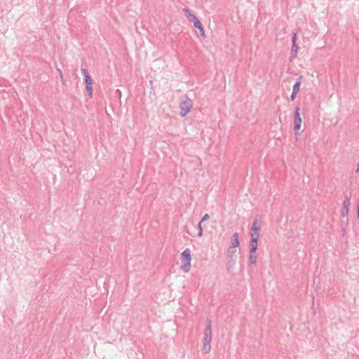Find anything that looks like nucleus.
<instances>
[{
	"instance_id": "obj_3",
	"label": "nucleus",
	"mask_w": 359,
	"mask_h": 359,
	"mask_svg": "<svg viewBox=\"0 0 359 359\" xmlns=\"http://www.w3.org/2000/svg\"><path fill=\"white\" fill-rule=\"evenodd\" d=\"M192 106L193 101L186 95L185 100L182 101L180 105L181 116L184 117L190 111Z\"/></svg>"
},
{
	"instance_id": "obj_7",
	"label": "nucleus",
	"mask_w": 359,
	"mask_h": 359,
	"mask_svg": "<svg viewBox=\"0 0 359 359\" xmlns=\"http://www.w3.org/2000/svg\"><path fill=\"white\" fill-rule=\"evenodd\" d=\"M259 237L255 233H251V240L250 241V252L255 253L257 250V242Z\"/></svg>"
},
{
	"instance_id": "obj_21",
	"label": "nucleus",
	"mask_w": 359,
	"mask_h": 359,
	"mask_svg": "<svg viewBox=\"0 0 359 359\" xmlns=\"http://www.w3.org/2000/svg\"><path fill=\"white\" fill-rule=\"evenodd\" d=\"M81 72H82V73L83 74V76L86 75V73H88L86 68H82L81 69Z\"/></svg>"
},
{
	"instance_id": "obj_10",
	"label": "nucleus",
	"mask_w": 359,
	"mask_h": 359,
	"mask_svg": "<svg viewBox=\"0 0 359 359\" xmlns=\"http://www.w3.org/2000/svg\"><path fill=\"white\" fill-rule=\"evenodd\" d=\"M240 245L239 238H238V233L237 232H235L231 238V244L229 249L231 250H236L235 248L238 247Z\"/></svg>"
},
{
	"instance_id": "obj_2",
	"label": "nucleus",
	"mask_w": 359,
	"mask_h": 359,
	"mask_svg": "<svg viewBox=\"0 0 359 359\" xmlns=\"http://www.w3.org/2000/svg\"><path fill=\"white\" fill-rule=\"evenodd\" d=\"M191 252L189 248H186L182 253V265L181 269L184 271V272L187 273L190 270L191 266Z\"/></svg>"
},
{
	"instance_id": "obj_6",
	"label": "nucleus",
	"mask_w": 359,
	"mask_h": 359,
	"mask_svg": "<svg viewBox=\"0 0 359 359\" xmlns=\"http://www.w3.org/2000/svg\"><path fill=\"white\" fill-rule=\"evenodd\" d=\"M292 50H291V53H290V60H292V59L296 57L297 53V51L299 49V47L297 43V34L296 33L292 34Z\"/></svg>"
},
{
	"instance_id": "obj_22",
	"label": "nucleus",
	"mask_w": 359,
	"mask_h": 359,
	"mask_svg": "<svg viewBox=\"0 0 359 359\" xmlns=\"http://www.w3.org/2000/svg\"><path fill=\"white\" fill-rule=\"evenodd\" d=\"M183 11H184V12L186 13V15H187V14H188L189 13H191L190 10H189L188 8H187V7H186V8H184L183 9Z\"/></svg>"
},
{
	"instance_id": "obj_19",
	"label": "nucleus",
	"mask_w": 359,
	"mask_h": 359,
	"mask_svg": "<svg viewBox=\"0 0 359 359\" xmlns=\"http://www.w3.org/2000/svg\"><path fill=\"white\" fill-rule=\"evenodd\" d=\"M297 93H297V92H292V94H291V95H290V100H291L292 101H293V100H295V98H296V97H297Z\"/></svg>"
},
{
	"instance_id": "obj_18",
	"label": "nucleus",
	"mask_w": 359,
	"mask_h": 359,
	"mask_svg": "<svg viewBox=\"0 0 359 359\" xmlns=\"http://www.w3.org/2000/svg\"><path fill=\"white\" fill-rule=\"evenodd\" d=\"M210 218V216L208 213L205 214L203 217L201 218V219L199 221V222L202 223L204 221H206L208 220V219Z\"/></svg>"
},
{
	"instance_id": "obj_1",
	"label": "nucleus",
	"mask_w": 359,
	"mask_h": 359,
	"mask_svg": "<svg viewBox=\"0 0 359 359\" xmlns=\"http://www.w3.org/2000/svg\"><path fill=\"white\" fill-rule=\"evenodd\" d=\"M208 324L204 331L203 347V351L204 353H208L210 351V341L212 340V328L211 321L208 319Z\"/></svg>"
},
{
	"instance_id": "obj_24",
	"label": "nucleus",
	"mask_w": 359,
	"mask_h": 359,
	"mask_svg": "<svg viewBox=\"0 0 359 359\" xmlns=\"http://www.w3.org/2000/svg\"><path fill=\"white\" fill-rule=\"evenodd\" d=\"M341 229H342L343 231H344V227L343 224H341Z\"/></svg>"
},
{
	"instance_id": "obj_12",
	"label": "nucleus",
	"mask_w": 359,
	"mask_h": 359,
	"mask_svg": "<svg viewBox=\"0 0 359 359\" xmlns=\"http://www.w3.org/2000/svg\"><path fill=\"white\" fill-rule=\"evenodd\" d=\"M252 230L253 231L252 233H255L259 237V231L260 230V226L257 224V220H255L252 226Z\"/></svg>"
},
{
	"instance_id": "obj_17",
	"label": "nucleus",
	"mask_w": 359,
	"mask_h": 359,
	"mask_svg": "<svg viewBox=\"0 0 359 359\" xmlns=\"http://www.w3.org/2000/svg\"><path fill=\"white\" fill-rule=\"evenodd\" d=\"M187 18H188L189 22H191L194 20V18H196V16L191 13H189L188 14H187Z\"/></svg>"
},
{
	"instance_id": "obj_14",
	"label": "nucleus",
	"mask_w": 359,
	"mask_h": 359,
	"mask_svg": "<svg viewBox=\"0 0 359 359\" xmlns=\"http://www.w3.org/2000/svg\"><path fill=\"white\" fill-rule=\"evenodd\" d=\"M84 81L86 85H93V81L88 73H86V75L84 76Z\"/></svg>"
},
{
	"instance_id": "obj_9",
	"label": "nucleus",
	"mask_w": 359,
	"mask_h": 359,
	"mask_svg": "<svg viewBox=\"0 0 359 359\" xmlns=\"http://www.w3.org/2000/svg\"><path fill=\"white\" fill-rule=\"evenodd\" d=\"M191 22L194 24V26L199 30L201 36H203V38H205V34L204 28L203 27L202 23L198 19V18L196 17V18H194V20Z\"/></svg>"
},
{
	"instance_id": "obj_23",
	"label": "nucleus",
	"mask_w": 359,
	"mask_h": 359,
	"mask_svg": "<svg viewBox=\"0 0 359 359\" xmlns=\"http://www.w3.org/2000/svg\"><path fill=\"white\" fill-rule=\"evenodd\" d=\"M57 71L59 72L60 76L61 78H62V72L60 69H57Z\"/></svg>"
},
{
	"instance_id": "obj_5",
	"label": "nucleus",
	"mask_w": 359,
	"mask_h": 359,
	"mask_svg": "<svg viewBox=\"0 0 359 359\" xmlns=\"http://www.w3.org/2000/svg\"><path fill=\"white\" fill-rule=\"evenodd\" d=\"M227 264L226 268L228 271H230L236 264L237 256L236 255V250H228Z\"/></svg>"
},
{
	"instance_id": "obj_11",
	"label": "nucleus",
	"mask_w": 359,
	"mask_h": 359,
	"mask_svg": "<svg viewBox=\"0 0 359 359\" xmlns=\"http://www.w3.org/2000/svg\"><path fill=\"white\" fill-rule=\"evenodd\" d=\"M302 78H303L302 76H299L297 79L296 82L294 83V84L293 86V88H292V92L299 93V89H300V86H301Z\"/></svg>"
},
{
	"instance_id": "obj_16",
	"label": "nucleus",
	"mask_w": 359,
	"mask_h": 359,
	"mask_svg": "<svg viewBox=\"0 0 359 359\" xmlns=\"http://www.w3.org/2000/svg\"><path fill=\"white\" fill-rule=\"evenodd\" d=\"M201 224L202 223H201V222H198V232L197 235L198 237H201L203 235V228H202Z\"/></svg>"
},
{
	"instance_id": "obj_20",
	"label": "nucleus",
	"mask_w": 359,
	"mask_h": 359,
	"mask_svg": "<svg viewBox=\"0 0 359 359\" xmlns=\"http://www.w3.org/2000/svg\"><path fill=\"white\" fill-rule=\"evenodd\" d=\"M357 217L359 219V200L357 202Z\"/></svg>"
},
{
	"instance_id": "obj_13",
	"label": "nucleus",
	"mask_w": 359,
	"mask_h": 359,
	"mask_svg": "<svg viewBox=\"0 0 359 359\" xmlns=\"http://www.w3.org/2000/svg\"><path fill=\"white\" fill-rule=\"evenodd\" d=\"M249 261L252 264L255 265L257 264V256L255 253L250 252Z\"/></svg>"
},
{
	"instance_id": "obj_4",
	"label": "nucleus",
	"mask_w": 359,
	"mask_h": 359,
	"mask_svg": "<svg viewBox=\"0 0 359 359\" xmlns=\"http://www.w3.org/2000/svg\"><path fill=\"white\" fill-rule=\"evenodd\" d=\"M299 111V107H297L294 115V131L296 135H299L300 134L299 130L302 122Z\"/></svg>"
},
{
	"instance_id": "obj_15",
	"label": "nucleus",
	"mask_w": 359,
	"mask_h": 359,
	"mask_svg": "<svg viewBox=\"0 0 359 359\" xmlns=\"http://www.w3.org/2000/svg\"><path fill=\"white\" fill-rule=\"evenodd\" d=\"M86 91L88 93V95L91 98L93 96V87L92 85H86Z\"/></svg>"
},
{
	"instance_id": "obj_8",
	"label": "nucleus",
	"mask_w": 359,
	"mask_h": 359,
	"mask_svg": "<svg viewBox=\"0 0 359 359\" xmlns=\"http://www.w3.org/2000/svg\"><path fill=\"white\" fill-rule=\"evenodd\" d=\"M351 203V198L349 196H346L343 202V207L341 210V216L346 217L348 214L349 206Z\"/></svg>"
}]
</instances>
